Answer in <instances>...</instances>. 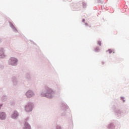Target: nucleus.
<instances>
[{
    "label": "nucleus",
    "instance_id": "f257e3e1",
    "mask_svg": "<svg viewBox=\"0 0 129 129\" xmlns=\"http://www.w3.org/2000/svg\"><path fill=\"white\" fill-rule=\"evenodd\" d=\"M40 94L42 97H46V98L51 99L55 96L56 95V91L48 87V86H45L43 89L40 91Z\"/></svg>",
    "mask_w": 129,
    "mask_h": 129
},
{
    "label": "nucleus",
    "instance_id": "f03ea898",
    "mask_svg": "<svg viewBox=\"0 0 129 129\" xmlns=\"http://www.w3.org/2000/svg\"><path fill=\"white\" fill-rule=\"evenodd\" d=\"M34 109V103L32 102H28L24 106V110L26 112H31Z\"/></svg>",
    "mask_w": 129,
    "mask_h": 129
},
{
    "label": "nucleus",
    "instance_id": "7ed1b4c3",
    "mask_svg": "<svg viewBox=\"0 0 129 129\" xmlns=\"http://www.w3.org/2000/svg\"><path fill=\"white\" fill-rule=\"evenodd\" d=\"M126 113H128V112L126 111V110H120L118 109L115 110V115L118 117L124 116Z\"/></svg>",
    "mask_w": 129,
    "mask_h": 129
},
{
    "label": "nucleus",
    "instance_id": "20e7f679",
    "mask_svg": "<svg viewBox=\"0 0 129 129\" xmlns=\"http://www.w3.org/2000/svg\"><path fill=\"white\" fill-rule=\"evenodd\" d=\"M19 62V59L17 57H11L9 58L8 60V64L11 66H18V62Z\"/></svg>",
    "mask_w": 129,
    "mask_h": 129
},
{
    "label": "nucleus",
    "instance_id": "39448f33",
    "mask_svg": "<svg viewBox=\"0 0 129 129\" xmlns=\"http://www.w3.org/2000/svg\"><path fill=\"white\" fill-rule=\"evenodd\" d=\"M68 108L69 107L67 104L65 103L62 104L61 106V111H60L61 115L63 116L66 115L67 111L69 110Z\"/></svg>",
    "mask_w": 129,
    "mask_h": 129
},
{
    "label": "nucleus",
    "instance_id": "423d86ee",
    "mask_svg": "<svg viewBox=\"0 0 129 129\" xmlns=\"http://www.w3.org/2000/svg\"><path fill=\"white\" fill-rule=\"evenodd\" d=\"M24 95L27 97V98H32V97H34V96H35V92L32 90H28L25 92Z\"/></svg>",
    "mask_w": 129,
    "mask_h": 129
},
{
    "label": "nucleus",
    "instance_id": "0eeeda50",
    "mask_svg": "<svg viewBox=\"0 0 129 129\" xmlns=\"http://www.w3.org/2000/svg\"><path fill=\"white\" fill-rule=\"evenodd\" d=\"M5 48L1 47L0 48V58L4 59L6 58V54H5Z\"/></svg>",
    "mask_w": 129,
    "mask_h": 129
},
{
    "label": "nucleus",
    "instance_id": "6e6552de",
    "mask_svg": "<svg viewBox=\"0 0 129 129\" xmlns=\"http://www.w3.org/2000/svg\"><path fill=\"white\" fill-rule=\"evenodd\" d=\"M19 117V112L17 111H14L12 114L11 115V118L13 119H18Z\"/></svg>",
    "mask_w": 129,
    "mask_h": 129
},
{
    "label": "nucleus",
    "instance_id": "1a4fd4ad",
    "mask_svg": "<svg viewBox=\"0 0 129 129\" xmlns=\"http://www.w3.org/2000/svg\"><path fill=\"white\" fill-rule=\"evenodd\" d=\"M9 25H10V27L13 30V32H14L15 33H18L19 32V31H18V29H17L16 27H15L14 24H13V23L9 21Z\"/></svg>",
    "mask_w": 129,
    "mask_h": 129
},
{
    "label": "nucleus",
    "instance_id": "9d476101",
    "mask_svg": "<svg viewBox=\"0 0 129 129\" xmlns=\"http://www.w3.org/2000/svg\"><path fill=\"white\" fill-rule=\"evenodd\" d=\"M7 118V114L5 112H0V119L1 120H6Z\"/></svg>",
    "mask_w": 129,
    "mask_h": 129
},
{
    "label": "nucleus",
    "instance_id": "9b49d317",
    "mask_svg": "<svg viewBox=\"0 0 129 129\" xmlns=\"http://www.w3.org/2000/svg\"><path fill=\"white\" fill-rule=\"evenodd\" d=\"M12 83H13V86L14 87H16L18 86L19 82H18V79H17L16 77H13L12 78Z\"/></svg>",
    "mask_w": 129,
    "mask_h": 129
},
{
    "label": "nucleus",
    "instance_id": "f8f14e48",
    "mask_svg": "<svg viewBox=\"0 0 129 129\" xmlns=\"http://www.w3.org/2000/svg\"><path fill=\"white\" fill-rule=\"evenodd\" d=\"M115 124L113 122L110 123L108 124V125L107 126V128L108 129H114L115 128Z\"/></svg>",
    "mask_w": 129,
    "mask_h": 129
},
{
    "label": "nucleus",
    "instance_id": "ddd939ff",
    "mask_svg": "<svg viewBox=\"0 0 129 129\" xmlns=\"http://www.w3.org/2000/svg\"><path fill=\"white\" fill-rule=\"evenodd\" d=\"M23 129H31V125L29 124V122H28V121L25 122L24 126Z\"/></svg>",
    "mask_w": 129,
    "mask_h": 129
},
{
    "label": "nucleus",
    "instance_id": "4468645a",
    "mask_svg": "<svg viewBox=\"0 0 129 129\" xmlns=\"http://www.w3.org/2000/svg\"><path fill=\"white\" fill-rule=\"evenodd\" d=\"M1 99L3 102L7 101L8 100V96H7V95H3Z\"/></svg>",
    "mask_w": 129,
    "mask_h": 129
},
{
    "label": "nucleus",
    "instance_id": "2eb2a0df",
    "mask_svg": "<svg viewBox=\"0 0 129 129\" xmlns=\"http://www.w3.org/2000/svg\"><path fill=\"white\" fill-rule=\"evenodd\" d=\"M26 78L27 79L28 81H31V80H32L31 75H30L29 73L26 74Z\"/></svg>",
    "mask_w": 129,
    "mask_h": 129
},
{
    "label": "nucleus",
    "instance_id": "dca6fc26",
    "mask_svg": "<svg viewBox=\"0 0 129 129\" xmlns=\"http://www.w3.org/2000/svg\"><path fill=\"white\" fill-rule=\"evenodd\" d=\"M83 8L84 9L86 8V7H87V4L85 2H83Z\"/></svg>",
    "mask_w": 129,
    "mask_h": 129
},
{
    "label": "nucleus",
    "instance_id": "f3484780",
    "mask_svg": "<svg viewBox=\"0 0 129 129\" xmlns=\"http://www.w3.org/2000/svg\"><path fill=\"white\" fill-rule=\"evenodd\" d=\"M120 100H121L122 101H123V103L125 102V100H124V97L121 96V97H120Z\"/></svg>",
    "mask_w": 129,
    "mask_h": 129
},
{
    "label": "nucleus",
    "instance_id": "a211bd4d",
    "mask_svg": "<svg viewBox=\"0 0 129 129\" xmlns=\"http://www.w3.org/2000/svg\"><path fill=\"white\" fill-rule=\"evenodd\" d=\"M98 51H99V47H96L95 48V52L97 53V52H98Z\"/></svg>",
    "mask_w": 129,
    "mask_h": 129
},
{
    "label": "nucleus",
    "instance_id": "6ab92c4d",
    "mask_svg": "<svg viewBox=\"0 0 129 129\" xmlns=\"http://www.w3.org/2000/svg\"><path fill=\"white\" fill-rule=\"evenodd\" d=\"M4 68H5V66L4 65V64H0V69H4Z\"/></svg>",
    "mask_w": 129,
    "mask_h": 129
},
{
    "label": "nucleus",
    "instance_id": "aec40b11",
    "mask_svg": "<svg viewBox=\"0 0 129 129\" xmlns=\"http://www.w3.org/2000/svg\"><path fill=\"white\" fill-rule=\"evenodd\" d=\"M97 1L98 4H103V3H102V1H101V0H97Z\"/></svg>",
    "mask_w": 129,
    "mask_h": 129
},
{
    "label": "nucleus",
    "instance_id": "412c9836",
    "mask_svg": "<svg viewBox=\"0 0 129 129\" xmlns=\"http://www.w3.org/2000/svg\"><path fill=\"white\" fill-rule=\"evenodd\" d=\"M107 51H108L109 54H111V53H112V51L110 49H109L108 50H107L106 52H107Z\"/></svg>",
    "mask_w": 129,
    "mask_h": 129
},
{
    "label": "nucleus",
    "instance_id": "4be33fe9",
    "mask_svg": "<svg viewBox=\"0 0 129 129\" xmlns=\"http://www.w3.org/2000/svg\"><path fill=\"white\" fill-rule=\"evenodd\" d=\"M97 44H98V45H99V46H101V41H98L97 42Z\"/></svg>",
    "mask_w": 129,
    "mask_h": 129
},
{
    "label": "nucleus",
    "instance_id": "5701e85b",
    "mask_svg": "<svg viewBox=\"0 0 129 129\" xmlns=\"http://www.w3.org/2000/svg\"><path fill=\"white\" fill-rule=\"evenodd\" d=\"M56 129H62V128L59 125H57L56 126Z\"/></svg>",
    "mask_w": 129,
    "mask_h": 129
},
{
    "label": "nucleus",
    "instance_id": "b1692460",
    "mask_svg": "<svg viewBox=\"0 0 129 129\" xmlns=\"http://www.w3.org/2000/svg\"><path fill=\"white\" fill-rule=\"evenodd\" d=\"M25 121H28V120H29V117H27L26 119H25Z\"/></svg>",
    "mask_w": 129,
    "mask_h": 129
},
{
    "label": "nucleus",
    "instance_id": "393cba45",
    "mask_svg": "<svg viewBox=\"0 0 129 129\" xmlns=\"http://www.w3.org/2000/svg\"><path fill=\"white\" fill-rule=\"evenodd\" d=\"M3 42V39L0 38V43H2Z\"/></svg>",
    "mask_w": 129,
    "mask_h": 129
},
{
    "label": "nucleus",
    "instance_id": "a878e982",
    "mask_svg": "<svg viewBox=\"0 0 129 129\" xmlns=\"http://www.w3.org/2000/svg\"><path fill=\"white\" fill-rule=\"evenodd\" d=\"M3 106V104H0V109L1 108V107Z\"/></svg>",
    "mask_w": 129,
    "mask_h": 129
},
{
    "label": "nucleus",
    "instance_id": "bb28decb",
    "mask_svg": "<svg viewBox=\"0 0 129 129\" xmlns=\"http://www.w3.org/2000/svg\"><path fill=\"white\" fill-rule=\"evenodd\" d=\"M82 22H83V23H84V22H85V19H83L82 20Z\"/></svg>",
    "mask_w": 129,
    "mask_h": 129
},
{
    "label": "nucleus",
    "instance_id": "cd10ccee",
    "mask_svg": "<svg viewBox=\"0 0 129 129\" xmlns=\"http://www.w3.org/2000/svg\"><path fill=\"white\" fill-rule=\"evenodd\" d=\"M85 26H88V24L87 23H86L85 24Z\"/></svg>",
    "mask_w": 129,
    "mask_h": 129
},
{
    "label": "nucleus",
    "instance_id": "c85d7f7f",
    "mask_svg": "<svg viewBox=\"0 0 129 129\" xmlns=\"http://www.w3.org/2000/svg\"><path fill=\"white\" fill-rule=\"evenodd\" d=\"M102 64H104V62H102Z\"/></svg>",
    "mask_w": 129,
    "mask_h": 129
}]
</instances>
